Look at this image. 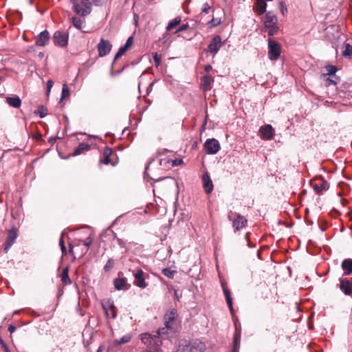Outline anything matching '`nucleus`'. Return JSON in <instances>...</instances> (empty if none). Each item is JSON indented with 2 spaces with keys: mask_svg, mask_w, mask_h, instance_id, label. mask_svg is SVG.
<instances>
[{
  "mask_svg": "<svg viewBox=\"0 0 352 352\" xmlns=\"http://www.w3.org/2000/svg\"><path fill=\"white\" fill-rule=\"evenodd\" d=\"M177 317V311L175 309L168 310L164 315V320L165 327L160 328L157 330V333L161 336L166 334L168 336V331H173L176 327V319Z\"/></svg>",
  "mask_w": 352,
  "mask_h": 352,
  "instance_id": "nucleus-1",
  "label": "nucleus"
},
{
  "mask_svg": "<svg viewBox=\"0 0 352 352\" xmlns=\"http://www.w3.org/2000/svg\"><path fill=\"white\" fill-rule=\"evenodd\" d=\"M186 343V340L180 342L179 347L181 352H204L206 349L205 344L199 340H193L188 344Z\"/></svg>",
  "mask_w": 352,
  "mask_h": 352,
  "instance_id": "nucleus-2",
  "label": "nucleus"
},
{
  "mask_svg": "<svg viewBox=\"0 0 352 352\" xmlns=\"http://www.w3.org/2000/svg\"><path fill=\"white\" fill-rule=\"evenodd\" d=\"M157 336H153L152 342H149L147 345L148 352H158L161 351V346L164 345H168L170 340L168 338H165L166 334H162L160 336L157 333Z\"/></svg>",
  "mask_w": 352,
  "mask_h": 352,
  "instance_id": "nucleus-3",
  "label": "nucleus"
},
{
  "mask_svg": "<svg viewBox=\"0 0 352 352\" xmlns=\"http://www.w3.org/2000/svg\"><path fill=\"white\" fill-rule=\"evenodd\" d=\"M72 3L74 12L82 16H85L91 12V3L89 0H81L80 2Z\"/></svg>",
  "mask_w": 352,
  "mask_h": 352,
  "instance_id": "nucleus-4",
  "label": "nucleus"
},
{
  "mask_svg": "<svg viewBox=\"0 0 352 352\" xmlns=\"http://www.w3.org/2000/svg\"><path fill=\"white\" fill-rule=\"evenodd\" d=\"M268 43V58L271 60H277L280 56L281 52V45L279 42L273 40L272 38H269L267 40Z\"/></svg>",
  "mask_w": 352,
  "mask_h": 352,
  "instance_id": "nucleus-5",
  "label": "nucleus"
},
{
  "mask_svg": "<svg viewBox=\"0 0 352 352\" xmlns=\"http://www.w3.org/2000/svg\"><path fill=\"white\" fill-rule=\"evenodd\" d=\"M204 146L206 153L209 155L216 154L221 148L219 141L214 138L208 139Z\"/></svg>",
  "mask_w": 352,
  "mask_h": 352,
  "instance_id": "nucleus-6",
  "label": "nucleus"
},
{
  "mask_svg": "<svg viewBox=\"0 0 352 352\" xmlns=\"http://www.w3.org/2000/svg\"><path fill=\"white\" fill-rule=\"evenodd\" d=\"M134 281L133 284L138 287L144 289L148 286V283L145 280L144 272L142 269H138L133 273Z\"/></svg>",
  "mask_w": 352,
  "mask_h": 352,
  "instance_id": "nucleus-7",
  "label": "nucleus"
},
{
  "mask_svg": "<svg viewBox=\"0 0 352 352\" xmlns=\"http://www.w3.org/2000/svg\"><path fill=\"white\" fill-rule=\"evenodd\" d=\"M111 47L112 45L109 41L101 38L97 46L99 56L103 57L109 54Z\"/></svg>",
  "mask_w": 352,
  "mask_h": 352,
  "instance_id": "nucleus-8",
  "label": "nucleus"
},
{
  "mask_svg": "<svg viewBox=\"0 0 352 352\" xmlns=\"http://www.w3.org/2000/svg\"><path fill=\"white\" fill-rule=\"evenodd\" d=\"M54 42L55 45H58L60 47H65L68 43V34L62 31H56L54 34Z\"/></svg>",
  "mask_w": 352,
  "mask_h": 352,
  "instance_id": "nucleus-9",
  "label": "nucleus"
},
{
  "mask_svg": "<svg viewBox=\"0 0 352 352\" xmlns=\"http://www.w3.org/2000/svg\"><path fill=\"white\" fill-rule=\"evenodd\" d=\"M236 217L232 219V215H229L228 218L232 221V226L235 230L238 231L245 227L247 224V219L242 215L236 214Z\"/></svg>",
  "mask_w": 352,
  "mask_h": 352,
  "instance_id": "nucleus-10",
  "label": "nucleus"
},
{
  "mask_svg": "<svg viewBox=\"0 0 352 352\" xmlns=\"http://www.w3.org/2000/svg\"><path fill=\"white\" fill-rule=\"evenodd\" d=\"M222 45L223 43L221 41V36L219 35H216L212 38L211 42L208 45V51L210 54L214 55L219 52Z\"/></svg>",
  "mask_w": 352,
  "mask_h": 352,
  "instance_id": "nucleus-11",
  "label": "nucleus"
},
{
  "mask_svg": "<svg viewBox=\"0 0 352 352\" xmlns=\"http://www.w3.org/2000/svg\"><path fill=\"white\" fill-rule=\"evenodd\" d=\"M18 236V230L15 228H12L8 232L7 240L4 248V251L8 252V250L11 248V246L14 243L16 237Z\"/></svg>",
  "mask_w": 352,
  "mask_h": 352,
  "instance_id": "nucleus-12",
  "label": "nucleus"
},
{
  "mask_svg": "<svg viewBox=\"0 0 352 352\" xmlns=\"http://www.w3.org/2000/svg\"><path fill=\"white\" fill-rule=\"evenodd\" d=\"M340 289L346 296L352 294V280L340 278Z\"/></svg>",
  "mask_w": 352,
  "mask_h": 352,
  "instance_id": "nucleus-13",
  "label": "nucleus"
},
{
  "mask_svg": "<svg viewBox=\"0 0 352 352\" xmlns=\"http://www.w3.org/2000/svg\"><path fill=\"white\" fill-rule=\"evenodd\" d=\"M261 137L265 140H271L274 137V131L270 124L262 126L259 130Z\"/></svg>",
  "mask_w": 352,
  "mask_h": 352,
  "instance_id": "nucleus-14",
  "label": "nucleus"
},
{
  "mask_svg": "<svg viewBox=\"0 0 352 352\" xmlns=\"http://www.w3.org/2000/svg\"><path fill=\"white\" fill-rule=\"evenodd\" d=\"M114 287L116 290H127L131 285L127 283L126 278H116L113 280Z\"/></svg>",
  "mask_w": 352,
  "mask_h": 352,
  "instance_id": "nucleus-15",
  "label": "nucleus"
},
{
  "mask_svg": "<svg viewBox=\"0 0 352 352\" xmlns=\"http://www.w3.org/2000/svg\"><path fill=\"white\" fill-rule=\"evenodd\" d=\"M102 307L108 318H115L116 317V308L113 302L108 301L106 304H102Z\"/></svg>",
  "mask_w": 352,
  "mask_h": 352,
  "instance_id": "nucleus-16",
  "label": "nucleus"
},
{
  "mask_svg": "<svg viewBox=\"0 0 352 352\" xmlns=\"http://www.w3.org/2000/svg\"><path fill=\"white\" fill-rule=\"evenodd\" d=\"M50 39V34L47 30H44L41 32L36 37V45L37 46H45L46 45Z\"/></svg>",
  "mask_w": 352,
  "mask_h": 352,
  "instance_id": "nucleus-17",
  "label": "nucleus"
},
{
  "mask_svg": "<svg viewBox=\"0 0 352 352\" xmlns=\"http://www.w3.org/2000/svg\"><path fill=\"white\" fill-rule=\"evenodd\" d=\"M203 186L207 194H210L213 190V184L210 176L205 173L202 177Z\"/></svg>",
  "mask_w": 352,
  "mask_h": 352,
  "instance_id": "nucleus-18",
  "label": "nucleus"
},
{
  "mask_svg": "<svg viewBox=\"0 0 352 352\" xmlns=\"http://www.w3.org/2000/svg\"><path fill=\"white\" fill-rule=\"evenodd\" d=\"M201 88L204 91H209L212 89V86L214 82V79L210 76H204L201 78Z\"/></svg>",
  "mask_w": 352,
  "mask_h": 352,
  "instance_id": "nucleus-19",
  "label": "nucleus"
},
{
  "mask_svg": "<svg viewBox=\"0 0 352 352\" xmlns=\"http://www.w3.org/2000/svg\"><path fill=\"white\" fill-rule=\"evenodd\" d=\"M267 3L265 0H256L255 8H254L258 14L261 15L266 12Z\"/></svg>",
  "mask_w": 352,
  "mask_h": 352,
  "instance_id": "nucleus-20",
  "label": "nucleus"
},
{
  "mask_svg": "<svg viewBox=\"0 0 352 352\" xmlns=\"http://www.w3.org/2000/svg\"><path fill=\"white\" fill-rule=\"evenodd\" d=\"M342 268L344 274L350 275L352 274V258H346L342 262Z\"/></svg>",
  "mask_w": 352,
  "mask_h": 352,
  "instance_id": "nucleus-21",
  "label": "nucleus"
},
{
  "mask_svg": "<svg viewBox=\"0 0 352 352\" xmlns=\"http://www.w3.org/2000/svg\"><path fill=\"white\" fill-rule=\"evenodd\" d=\"M277 17L272 12L269 11L266 12L264 26L277 24Z\"/></svg>",
  "mask_w": 352,
  "mask_h": 352,
  "instance_id": "nucleus-22",
  "label": "nucleus"
},
{
  "mask_svg": "<svg viewBox=\"0 0 352 352\" xmlns=\"http://www.w3.org/2000/svg\"><path fill=\"white\" fill-rule=\"evenodd\" d=\"M91 148V146L85 142L80 143L74 150L72 155L76 156L80 155L85 151H89Z\"/></svg>",
  "mask_w": 352,
  "mask_h": 352,
  "instance_id": "nucleus-23",
  "label": "nucleus"
},
{
  "mask_svg": "<svg viewBox=\"0 0 352 352\" xmlns=\"http://www.w3.org/2000/svg\"><path fill=\"white\" fill-rule=\"evenodd\" d=\"M222 286H223V293H224V295L226 297V302L228 304V306L229 307V309H230L231 314H233L234 309L232 307V300L231 298L230 292L226 286H224L223 285H222Z\"/></svg>",
  "mask_w": 352,
  "mask_h": 352,
  "instance_id": "nucleus-24",
  "label": "nucleus"
},
{
  "mask_svg": "<svg viewBox=\"0 0 352 352\" xmlns=\"http://www.w3.org/2000/svg\"><path fill=\"white\" fill-rule=\"evenodd\" d=\"M222 286H223V293H224V295L226 297V302L228 304V306L229 307V309H230L231 314H233L234 309L232 307V300L231 298L230 292L226 286H224L223 285H222Z\"/></svg>",
  "mask_w": 352,
  "mask_h": 352,
  "instance_id": "nucleus-25",
  "label": "nucleus"
},
{
  "mask_svg": "<svg viewBox=\"0 0 352 352\" xmlns=\"http://www.w3.org/2000/svg\"><path fill=\"white\" fill-rule=\"evenodd\" d=\"M131 338H132L131 334H130V333L126 334V335L123 336L121 338L115 340L113 341V346L116 347L120 345L126 344V343L129 342L131 340Z\"/></svg>",
  "mask_w": 352,
  "mask_h": 352,
  "instance_id": "nucleus-26",
  "label": "nucleus"
},
{
  "mask_svg": "<svg viewBox=\"0 0 352 352\" xmlns=\"http://www.w3.org/2000/svg\"><path fill=\"white\" fill-rule=\"evenodd\" d=\"M240 330L236 328V332L234 333L233 339L232 352H238L239 351L240 346Z\"/></svg>",
  "mask_w": 352,
  "mask_h": 352,
  "instance_id": "nucleus-27",
  "label": "nucleus"
},
{
  "mask_svg": "<svg viewBox=\"0 0 352 352\" xmlns=\"http://www.w3.org/2000/svg\"><path fill=\"white\" fill-rule=\"evenodd\" d=\"M6 102L10 106L14 108H19L21 104V101L19 96L8 97L6 98Z\"/></svg>",
  "mask_w": 352,
  "mask_h": 352,
  "instance_id": "nucleus-28",
  "label": "nucleus"
},
{
  "mask_svg": "<svg viewBox=\"0 0 352 352\" xmlns=\"http://www.w3.org/2000/svg\"><path fill=\"white\" fill-rule=\"evenodd\" d=\"M61 281L65 285H70L72 281L69 277V267H66L63 270L60 275Z\"/></svg>",
  "mask_w": 352,
  "mask_h": 352,
  "instance_id": "nucleus-29",
  "label": "nucleus"
},
{
  "mask_svg": "<svg viewBox=\"0 0 352 352\" xmlns=\"http://www.w3.org/2000/svg\"><path fill=\"white\" fill-rule=\"evenodd\" d=\"M111 153H112V150L109 147H106L103 152L104 157H103V160H101V162L104 164H110V162H111L110 156H111Z\"/></svg>",
  "mask_w": 352,
  "mask_h": 352,
  "instance_id": "nucleus-30",
  "label": "nucleus"
},
{
  "mask_svg": "<svg viewBox=\"0 0 352 352\" xmlns=\"http://www.w3.org/2000/svg\"><path fill=\"white\" fill-rule=\"evenodd\" d=\"M328 188V184L322 181L320 184H315L314 185V189L317 193H320L322 191L325 190Z\"/></svg>",
  "mask_w": 352,
  "mask_h": 352,
  "instance_id": "nucleus-31",
  "label": "nucleus"
},
{
  "mask_svg": "<svg viewBox=\"0 0 352 352\" xmlns=\"http://www.w3.org/2000/svg\"><path fill=\"white\" fill-rule=\"evenodd\" d=\"M72 22L73 25L78 30H80L83 24L85 23V19H82L77 16H73L72 18Z\"/></svg>",
  "mask_w": 352,
  "mask_h": 352,
  "instance_id": "nucleus-32",
  "label": "nucleus"
},
{
  "mask_svg": "<svg viewBox=\"0 0 352 352\" xmlns=\"http://www.w3.org/2000/svg\"><path fill=\"white\" fill-rule=\"evenodd\" d=\"M345 49L342 52V56L346 58H351L352 56V45H351L349 43H346L344 44Z\"/></svg>",
  "mask_w": 352,
  "mask_h": 352,
  "instance_id": "nucleus-33",
  "label": "nucleus"
},
{
  "mask_svg": "<svg viewBox=\"0 0 352 352\" xmlns=\"http://www.w3.org/2000/svg\"><path fill=\"white\" fill-rule=\"evenodd\" d=\"M269 36H274L278 31L277 24L264 26Z\"/></svg>",
  "mask_w": 352,
  "mask_h": 352,
  "instance_id": "nucleus-34",
  "label": "nucleus"
},
{
  "mask_svg": "<svg viewBox=\"0 0 352 352\" xmlns=\"http://www.w3.org/2000/svg\"><path fill=\"white\" fill-rule=\"evenodd\" d=\"M181 22V19L179 17H176L171 21H170L166 27V30L170 31L177 25H178Z\"/></svg>",
  "mask_w": 352,
  "mask_h": 352,
  "instance_id": "nucleus-35",
  "label": "nucleus"
},
{
  "mask_svg": "<svg viewBox=\"0 0 352 352\" xmlns=\"http://www.w3.org/2000/svg\"><path fill=\"white\" fill-rule=\"evenodd\" d=\"M221 23V18H214L213 17L210 21H209L207 23L208 27L209 28H212L214 27H217Z\"/></svg>",
  "mask_w": 352,
  "mask_h": 352,
  "instance_id": "nucleus-36",
  "label": "nucleus"
},
{
  "mask_svg": "<svg viewBox=\"0 0 352 352\" xmlns=\"http://www.w3.org/2000/svg\"><path fill=\"white\" fill-rule=\"evenodd\" d=\"M153 338V336H152L149 333H142L140 336V339L142 342L146 346L149 344V342H152Z\"/></svg>",
  "mask_w": 352,
  "mask_h": 352,
  "instance_id": "nucleus-37",
  "label": "nucleus"
},
{
  "mask_svg": "<svg viewBox=\"0 0 352 352\" xmlns=\"http://www.w3.org/2000/svg\"><path fill=\"white\" fill-rule=\"evenodd\" d=\"M69 97V90L67 84H63L60 100Z\"/></svg>",
  "mask_w": 352,
  "mask_h": 352,
  "instance_id": "nucleus-38",
  "label": "nucleus"
},
{
  "mask_svg": "<svg viewBox=\"0 0 352 352\" xmlns=\"http://www.w3.org/2000/svg\"><path fill=\"white\" fill-rule=\"evenodd\" d=\"M278 8L280 9V11L281 12V14L285 16L288 10H287V6L285 4V3L284 1H280L278 3Z\"/></svg>",
  "mask_w": 352,
  "mask_h": 352,
  "instance_id": "nucleus-39",
  "label": "nucleus"
},
{
  "mask_svg": "<svg viewBox=\"0 0 352 352\" xmlns=\"http://www.w3.org/2000/svg\"><path fill=\"white\" fill-rule=\"evenodd\" d=\"M114 262L112 258H109L105 265L104 266V270L105 272H109L110 270H111L113 267Z\"/></svg>",
  "mask_w": 352,
  "mask_h": 352,
  "instance_id": "nucleus-40",
  "label": "nucleus"
},
{
  "mask_svg": "<svg viewBox=\"0 0 352 352\" xmlns=\"http://www.w3.org/2000/svg\"><path fill=\"white\" fill-rule=\"evenodd\" d=\"M174 273L175 272L174 271H172L168 268H164L162 270V274L169 278H173V276H174Z\"/></svg>",
  "mask_w": 352,
  "mask_h": 352,
  "instance_id": "nucleus-41",
  "label": "nucleus"
},
{
  "mask_svg": "<svg viewBox=\"0 0 352 352\" xmlns=\"http://www.w3.org/2000/svg\"><path fill=\"white\" fill-rule=\"evenodd\" d=\"M326 69H327V72H328V74H329V76L334 75V74H335V73H336V72H337V70H338V69H337V67H336V66L331 65H327V66L326 67Z\"/></svg>",
  "mask_w": 352,
  "mask_h": 352,
  "instance_id": "nucleus-42",
  "label": "nucleus"
},
{
  "mask_svg": "<svg viewBox=\"0 0 352 352\" xmlns=\"http://www.w3.org/2000/svg\"><path fill=\"white\" fill-rule=\"evenodd\" d=\"M126 50H127L125 47H124L123 46L121 47L119 49V50L118 51V52L116 54L115 57H114V60L120 58L126 52Z\"/></svg>",
  "mask_w": 352,
  "mask_h": 352,
  "instance_id": "nucleus-43",
  "label": "nucleus"
},
{
  "mask_svg": "<svg viewBox=\"0 0 352 352\" xmlns=\"http://www.w3.org/2000/svg\"><path fill=\"white\" fill-rule=\"evenodd\" d=\"M37 111L41 118H44L47 115V109L44 106H39Z\"/></svg>",
  "mask_w": 352,
  "mask_h": 352,
  "instance_id": "nucleus-44",
  "label": "nucleus"
},
{
  "mask_svg": "<svg viewBox=\"0 0 352 352\" xmlns=\"http://www.w3.org/2000/svg\"><path fill=\"white\" fill-rule=\"evenodd\" d=\"M59 245L60 247V249H61V251H62L63 254H66L67 253V249H66V247L65 245V243H64V241H63V236H61V237L60 238Z\"/></svg>",
  "mask_w": 352,
  "mask_h": 352,
  "instance_id": "nucleus-45",
  "label": "nucleus"
},
{
  "mask_svg": "<svg viewBox=\"0 0 352 352\" xmlns=\"http://www.w3.org/2000/svg\"><path fill=\"white\" fill-rule=\"evenodd\" d=\"M133 42V36H129L127 38L126 43L124 44V45H123V47H125L126 50H128L132 45Z\"/></svg>",
  "mask_w": 352,
  "mask_h": 352,
  "instance_id": "nucleus-46",
  "label": "nucleus"
},
{
  "mask_svg": "<svg viewBox=\"0 0 352 352\" xmlns=\"http://www.w3.org/2000/svg\"><path fill=\"white\" fill-rule=\"evenodd\" d=\"M153 59L155 63V65L158 66L160 64L161 56L157 54V52L153 54Z\"/></svg>",
  "mask_w": 352,
  "mask_h": 352,
  "instance_id": "nucleus-47",
  "label": "nucleus"
},
{
  "mask_svg": "<svg viewBox=\"0 0 352 352\" xmlns=\"http://www.w3.org/2000/svg\"><path fill=\"white\" fill-rule=\"evenodd\" d=\"M53 85H54L53 80H47V95L50 94V93L51 91V89L53 87Z\"/></svg>",
  "mask_w": 352,
  "mask_h": 352,
  "instance_id": "nucleus-48",
  "label": "nucleus"
},
{
  "mask_svg": "<svg viewBox=\"0 0 352 352\" xmlns=\"http://www.w3.org/2000/svg\"><path fill=\"white\" fill-rule=\"evenodd\" d=\"M167 162H171L173 166H178L181 164L183 161L182 160H167Z\"/></svg>",
  "mask_w": 352,
  "mask_h": 352,
  "instance_id": "nucleus-49",
  "label": "nucleus"
},
{
  "mask_svg": "<svg viewBox=\"0 0 352 352\" xmlns=\"http://www.w3.org/2000/svg\"><path fill=\"white\" fill-rule=\"evenodd\" d=\"M0 344L1 346V347L3 349L4 351L5 352H10L7 344H6V342L3 340L2 338H0Z\"/></svg>",
  "mask_w": 352,
  "mask_h": 352,
  "instance_id": "nucleus-50",
  "label": "nucleus"
},
{
  "mask_svg": "<svg viewBox=\"0 0 352 352\" xmlns=\"http://www.w3.org/2000/svg\"><path fill=\"white\" fill-rule=\"evenodd\" d=\"M92 243V239L89 236L87 237L84 241H83V244L87 247V248H89L91 244Z\"/></svg>",
  "mask_w": 352,
  "mask_h": 352,
  "instance_id": "nucleus-51",
  "label": "nucleus"
},
{
  "mask_svg": "<svg viewBox=\"0 0 352 352\" xmlns=\"http://www.w3.org/2000/svg\"><path fill=\"white\" fill-rule=\"evenodd\" d=\"M210 9V7L208 3H205L204 4V8L202 9V12L204 13H208L209 12V10Z\"/></svg>",
  "mask_w": 352,
  "mask_h": 352,
  "instance_id": "nucleus-52",
  "label": "nucleus"
},
{
  "mask_svg": "<svg viewBox=\"0 0 352 352\" xmlns=\"http://www.w3.org/2000/svg\"><path fill=\"white\" fill-rule=\"evenodd\" d=\"M188 27V25L186 23V24H183L182 25H181L179 29H177L175 32V33H177V32H182V31H184L185 30H186Z\"/></svg>",
  "mask_w": 352,
  "mask_h": 352,
  "instance_id": "nucleus-53",
  "label": "nucleus"
},
{
  "mask_svg": "<svg viewBox=\"0 0 352 352\" xmlns=\"http://www.w3.org/2000/svg\"><path fill=\"white\" fill-rule=\"evenodd\" d=\"M245 240L247 241V245L249 247V248H252V247H254V245H252V243H250V239H249V233H246L245 236Z\"/></svg>",
  "mask_w": 352,
  "mask_h": 352,
  "instance_id": "nucleus-54",
  "label": "nucleus"
},
{
  "mask_svg": "<svg viewBox=\"0 0 352 352\" xmlns=\"http://www.w3.org/2000/svg\"><path fill=\"white\" fill-rule=\"evenodd\" d=\"M106 0H93V3L95 6H101L104 3Z\"/></svg>",
  "mask_w": 352,
  "mask_h": 352,
  "instance_id": "nucleus-55",
  "label": "nucleus"
},
{
  "mask_svg": "<svg viewBox=\"0 0 352 352\" xmlns=\"http://www.w3.org/2000/svg\"><path fill=\"white\" fill-rule=\"evenodd\" d=\"M327 80L331 83V84H337L338 82V78L336 76H333V78H328Z\"/></svg>",
  "mask_w": 352,
  "mask_h": 352,
  "instance_id": "nucleus-56",
  "label": "nucleus"
},
{
  "mask_svg": "<svg viewBox=\"0 0 352 352\" xmlns=\"http://www.w3.org/2000/svg\"><path fill=\"white\" fill-rule=\"evenodd\" d=\"M16 330V327L14 326V325H12L10 324L9 327H8V331L10 333H12L15 331Z\"/></svg>",
  "mask_w": 352,
  "mask_h": 352,
  "instance_id": "nucleus-57",
  "label": "nucleus"
},
{
  "mask_svg": "<svg viewBox=\"0 0 352 352\" xmlns=\"http://www.w3.org/2000/svg\"><path fill=\"white\" fill-rule=\"evenodd\" d=\"M212 69V66L210 65H207L205 66V71L210 72Z\"/></svg>",
  "mask_w": 352,
  "mask_h": 352,
  "instance_id": "nucleus-58",
  "label": "nucleus"
},
{
  "mask_svg": "<svg viewBox=\"0 0 352 352\" xmlns=\"http://www.w3.org/2000/svg\"><path fill=\"white\" fill-rule=\"evenodd\" d=\"M117 241H118L119 245H120L122 247L124 246V242L120 239H118Z\"/></svg>",
  "mask_w": 352,
  "mask_h": 352,
  "instance_id": "nucleus-59",
  "label": "nucleus"
},
{
  "mask_svg": "<svg viewBox=\"0 0 352 352\" xmlns=\"http://www.w3.org/2000/svg\"><path fill=\"white\" fill-rule=\"evenodd\" d=\"M103 349H103V346H100L98 349V350H97V351H96V352H102Z\"/></svg>",
  "mask_w": 352,
  "mask_h": 352,
  "instance_id": "nucleus-60",
  "label": "nucleus"
},
{
  "mask_svg": "<svg viewBox=\"0 0 352 352\" xmlns=\"http://www.w3.org/2000/svg\"><path fill=\"white\" fill-rule=\"evenodd\" d=\"M72 250H73V246L71 244H69V252H72Z\"/></svg>",
  "mask_w": 352,
  "mask_h": 352,
  "instance_id": "nucleus-61",
  "label": "nucleus"
},
{
  "mask_svg": "<svg viewBox=\"0 0 352 352\" xmlns=\"http://www.w3.org/2000/svg\"><path fill=\"white\" fill-rule=\"evenodd\" d=\"M78 1V0H70V1H71L72 3H75V2H77Z\"/></svg>",
  "mask_w": 352,
  "mask_h": 352,
  "instance_id": "nucleus-62",
  "label": "nucleus"
},
{
  "mask_svg": "<svg viewBox=\"0 0 352 352\" xmlns=\"http://www.w3.org/2000/svg\"><path fill=\"white\" fill-rule=\"evenodd\" d=\"M39 56L40 57H43V54L42 52L39 53Z\"/></svg>",
  "mask_w": 352,
  "mask_h": 352,
  "instance_id": "nucleus-63",
  "label": "nucleus"
}]
</instances>
